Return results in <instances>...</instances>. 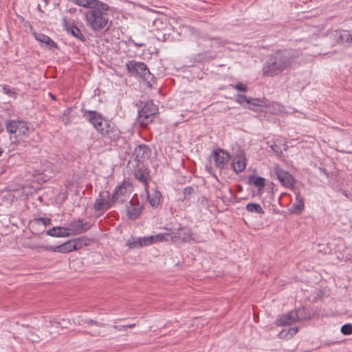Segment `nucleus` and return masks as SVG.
I'll return each mask as SVG.
<instances>
[{
  "label": "nucleus",
  "mask_w": 352,
  "mask_h": 352,
  "mask_svg": "<svg viewBox=\"0 0 352 352\" xmlns=\"http://www.w3.org/2000/svg\"><path fill=\"white\" fill-rule=\"evenodd\" d=\"M298 57L292 50H278L272 54L265 63L263 74L267 76H274L290 67Z\"/></svg>",
  "instance_id": "1"
},
{
  "label": "nucleus",
  "mask_w": 352,
  "mask_h": 352,
  "mask_svg": "<svg viewBox=\"0 0 352 352\" xmlns=\"http://www.w3.org/2000/svg\"><path fill=\"white\" fill-rule=\"evenodd\" d=\"M109 6L97 0L85 13V19L87 26L94 32L107 31L109 18L107 12Z\"/></svg>",
  "instance_id": "2"
},
{
  "label": "nucleus",
  "mask_w": 352,
  "mask_h": 352,
  "mask_svg": "<svg viewBox=\"0 0 352 352\" xmlns=\"http://www.w3.org/2000/svg\"><path fill=\"white\" fill-rule=\"evenodd\" d=\"M126 67L130 76L140 78L148 87L151 88L152 84L156 82L155 76L150 72L144 63L131 60L126 63Z\"/></svg>",
  "instance_id": "3"
},
{
  "label": "nucleus",
  "mask_w": 352,
  "mask_h": 352,
  "mask_svg": "<svg viewBox=\"0 0 352 352\" xmlns=\"http://www.w3.org/2000/svg\"><path fill=\"white\" fill-rule=\"evenodd\" d=\"M157 113L158 108L152 100L141 101L138 110V120L140 125L144 127L147 126L153 122V118Z\"/></svg>",
  "instance_id": "4"
},
{
  "label": "nucleus",
  "mask_w": 352,
  "mask_h": 352,
  "mask_svg": "<svg viewBox=\"0 0 352 352\" xmlns=\"http://www.w3.org/2000/svg\"><path fill=\"white\" fill-rule=\"evenodd\" d=\"M82 118L88 121L100 133L104 127V119L100 113L96 111L82 109Z\"/></svg>",
  "instance_id": "5"
},
{
  "label": "nucleus",
  "mask_w": 352,
  "mask_h": 352,
  "mask_svg": "<svg viewBox=\"0 0 352 352\" xmlns=\"http://www.w3.org/2000/svg\"><path fill=\"white\" fill-rule=\"evenodd\" d=\"M21 124L15 135L16 140L13 143L17 146L21 145L25 146L26 144L30 145L32 140L31 135L34 133L26 125V122L21 121Z\"/></svg>",
  "instance_id": "6"
},
{
  "label": "nucleus",
  "mask_w": 352,
  "mask_h": 352,
  "mask_svg": "<svg viewBox=\"0 0 352 352\" xmlns=\"http://www.w3.org/2000/svg\"><path fill=\"white\" fill-rule=\"evenodd\" d=\"M100 133L102 138L111 142H116L121 138V131L116 124L110 120H104V127Z\"/></svg>",
  "instance_id": "7"
},
{
  "label": "nucleus",
  "mask_w": 352,
  "mask_h": 352,
  "mask_svg": "<svg viewBox=\"0 0 352 352\" xmlns=\"http://www.w3.org/2000/svg\"><path fill=\"white\" fill-rule=\"evenodd\" d=\"M274 172L283 186L291 189L294 188L295 178L291 173L285 170L278 165L274 167Z\"/></svg>",
  "instance_id": "8"
},
{
  "label": "nucleus",
  "mask_w": 352,
  "mask_h": 352,
  "mask_svg": "<svg viewBox=\"0 0 352 352\" xmlns=\"http://www.w3.org/2000/svg\"><path fill=\"white\" fill-rule=\"evenodd\" d=\"M133 175L135 178L142 183L146 188L151 181L149 169L144 164H135L134 166Z\"/></svg>",
  "instance_id": "9"
},
{
  "label": "nucleus",
  "mask_w": 352,
  "mask_h": 352,
  "mask_svg": "<svg viewBox=\"0 0 352 352\" xmlns=\"http://www.w3.org/2000/svg\"><path fill=\"white\" fill-rule=\"evenodd\" d=\"M204 41H206L208 43L203 45H201V43H199V45L204 46L206 48H208V50L198 54L199 60L208 61L214 60L216 58V54L210 51V49L214 47L215 45L218 46H222L223 45V43L219 41H214L213 39H206L204 40Z\"/></svg>",
  "instance_id": "10"
},
{
  "label": "nucleus",
  "mask_w": 352,
  "mask_h": 352,
  "mask_svg": "<svg viewBox=\"0 0 352 352\" xmlns=\"http://www.w3.org/2000/svg\"><path fill=\"white\" fill-rule=\"evenodd\" d=\"M151 153L150 147L144 144L137 146L133 152V157L135 164H144L146 159L148 158Z\"/></svg>",
  "instance_id": "11"
},
{
  "label": "nucleus",
  "mask_w": 352,
  "mask_h": 352,
  "mask_svg": "<svg viewBox=\"0 0 352 352\" xmlns=\"http://www.w3.org/2000/svg\"><path fill=\"white\" fill-rule=\"evenodd\" d=\"M73 243L74 241H72V240H69L67 242L57 245V246H52V245H41V246H35L32 248V249L35 248H39L42 249L45 251H51V252H60V253H69L74 250L73 249Z\"/></svg>",
  "instance_id": "12"
},
{
  "label": "nucleus",
  "mask_w": 352,
  "mask_h": 352,
  "mask_svg": "<svg viewBox=\"0 0 352 352\" xmlns=\"http://www.w3.org/2000/svg\"><path fill=\"white\" fill-rule=\"evenodd\" d=\"M91 226L90 223L85 221L82 219H78V220L72 221L69 224V229L72 234L77 235L87 232L90 229Z\"/></svg>",
  "instance_id": "13"
},
{
  "label": "nucleus",
  "mask_w": 352,
  "mask_h": 352,
  "mask_svg": "<svg viewBox=\"0 0 352 352\" xmlns=\"http://www.w3.org/2000/svg\"><path fill=\"white\" fill-rule=\"evenodd\" d=\"M213 157L216 166L222 169L228 164L230 155L228 152L221 148H217L213 151Z\"/></svg>",
  "instance_id": "14"
},
{
  "label": "nucleus",
  "mask_w": 352,
  "mask_h": 352,
  "mask_svg": "<svg viewBox=\"0 0 352 352\" xmlns=\"http://www.w3.org/2000/svg\"><path fill=\"white\" fill-rule=\"evenodd\" d=\"M62 21L63 28L68 34H70L74 37L79 39L82 42L86 41L85 36L82 34L80 29L74 23H69L67 21L66 18H63Z\"/></svg>",
  "instance_id": "15"
},
{
  "label": "nucleus",
  "mask_w": 352,
  "mask_h": 352,
  "mask_svg": "<svg viewBox=\"0 0 352 352\" xmlns=\"http://www.w3.org/2000/svg\"><path fill=\"white\" fill-rule=\"evenodd\" d=\"M268 107L267 100L263 98H250V101L248 105L244 107L255 112H266L263 110L264 107Z\"/></svg>",
  "instance_id": "16"
},
{
  "label": "nucleus",
  "mask_w": 352,
  "mask_h": 352,
  "mask_svg": "<svg viewBox=\"0 0 352 352\" xmlns=\"http://www.w3.org/2000/svg\"><path fill=\"white\" fill-rule=\"evenodd\" d=\"M142 206H141L138 200L135 201L132 199L127 206V216L129 219H136L142 213Z\"/></svg>",
  "instance_id": "17"
},
{
  "label": "nucleus",
  "mask_w": 352,
  "mask_h": 352,
  "mask_svg": "<svg viewBox=\"0 0 352 352\" xmlns=\"http://www.w3.org/2000/svg\"><path fill=\"white\" fill-rule=\"evenodd\" d=\"M132 187L133 186L130 182L124 180L122 184L116 188L111 197V202L116 203L119 197L121 195H125L128 191H131Z\"/></svg>",
  "instance_id": "18"
},
{
  "label": "nucleus",
  "mask_w": 352,
  "mask_h": 352,
  "mask_svg": "<svg viewBox=\"0 0 352 352\" xmlns=\"http://www.w3.org/2000/svg\"><path fill=\"white\" fill-rule=\"evenodd\" d=\"M294 193L296 195V201L295 203L292 205L291 208L289 209V212L291 214H300L305 208V199L302 196H301L299 190H294Z\"/></svg>",
  "instance_id": "19"
},
{
  "label": "nucleus",
  "mask_w": 352,
  "mask_h": 352,
  "mask_svg": "<svg viewBox=\"0 0 352 352\" xmlns=\"http://www.w3.org/2000/svg\"><path fill=\"white\" fill-rule=\"evenodd\" d=\"M295 318L296 316L294 311H291L285 314L280 316V317L276 320V324L279 327L290 325L293 323L297 322Z\"/></svg>",
  "instance_id": "20"
},
{
  "label": "nucleus",
  "mask_w": 352,
  "mask_h": 352,
  "mask_svg": "<svg viewBox=\"0 0 352 352\" xmlns=\"http://www.w3.org/2000/svg\"><path fill=\"white\" fill-rule=\"evenodd\" d=\"M173 240H182L183 242H188L192 239V232L190 228L184 227L179 228L177 232L172 234Z\"/></svg>",
  "instance_id": "21"
},
{
  "label": "nucleus",
  "mask_w": 352,
  "mask_h": 352,
  "mask_svg": "<svg viewBox=\"0 0 352 352\" xmlns=\"http://www.w3.org/2000/svg\"><path fill=\"white\" fill-rule=\"evenodd\" d=\"M232 166L233 170L236 173H239L244 170L246 166L245 158V157H236L233 160Z\"/></svg>",
  "instance_id": "22"
},
{
  "label": "nucleus",
  "mask_w": 352,
  "mask_h": 352,
  "mask_svg": "<svg viewBox=\"0 0 352 352\" xmlns=\"http://www.w3.org/2000/svg\"><path fill=\"white\" fill-rule=\"evenodd\" d=\"M148 200L153 208H157L161 203L162 193L155 189L151 194H148Z\"/></svg>",
  "instance_id": "23"
},
{
  "label": "nucleus",
  "mask_w": 352,
  "mask_h": 352,
  "mask_svg": "<svg viewBox=\"0 0 352 352\" xmlns=\"http://www.w3.org/2000/svg\"><path fill=\"white\" fill-rule=\"evenodd\" d=\"M248 182L250 184H254L255 186L258 188L259 194H261V192L263 190L265 185V178L260 176H255L253 175H250L248 177Z\"/></svg>",
  "instance_id": "24"
},
{
  "label": "nucleus",
  "mask_w": 352,
  "mask_h": 352,
  "mask_svg": "<svg viewBox=\"0 0 352 352\" xmlns=\"http://www.w3.org/2000/svg\"><path fill=\"white\" fill-rule=\"evenodd\" d=\"M35 38L38 41L46 44L50 49H59V47L58 46L57 43H55L50 36L45 34H38L35 36Z\"/></svg>",
  "instance_id": "25"
},
{
  "label": "nucleus",
  "mask_w": 352,
  "mask_h": 352,
  "mask_svg": "<svg viewBox=\"0 0 352 352\" xmlns=\"http://www.w3.org/2000/svg\"><path fill=\"white\" fill-rule=\"evenodd\" d=\"M73 243V249L74 250H78L81 249L84 246H87L90 243V239L86 236H80L76 239H72Z\"/></svg>",
  "instance_id": "26"
},
{
  "label": "nucleus",
  "mask_w": 352,
  "mask_h": 352,
  "mask_svg": "<svg viewBox=\"0 0 352 352\" xmlns=\"http://www.w3.org/2000/svg\"><path fill=\"white\" fill-rule=\"evenodd\" d=\"M296 320L297 322L306 320L310 318V314L305 307H301L298 309L294 310Z\"/></svg>",
  "instance_id": "27"
},
{
  "label": "nucleus",
  "mask_w": 352,
  "mask_h": 352,
  "mask_svg": "<svg viewBox=\"0 0 352 352\" xmlns=\"http://www.w3.org/2000/svg\"><path fill=\"white\" fill-rule=\"evenodd\" d=\"M21 124V120H7L6 123V131L10 134L14 133L16 135Z\"/></svg>",
  "instance_id": "28"
},
{
  "label": "nucleus",
  "mask_w": 352,
  "mask_h": 352,
  "mask_svg": "<svg viewBox=\"0 0 352 352\" xmlns=\"http://www.w3.org/2000/svg\"><path fill=\"white\" fill-rule=\"evenodd\" d=\"M246 209L250 212L263 214L265 213L262 207L256 203H249L246 205Z\"/></svg>",
  "instance_id": "29"
},
{
  "label": "nucleus",
  "mask_w": 352,
  "mask_h": 352,
  "mask_svg": "<svg viewBox=\"0 0 352 352\" xmlns=\"http://www.w3.org/2000/svg\"><path fill=\"white\" fill-rule=\"evenodd\" d=\"M112 204H109V202H105L101 199H96L94 204V208L96 211H100L104 209L109 210Z\"/></svg>",
  "instance_id": "30"
},
{
  "label": "nucleus",
  "mask_w": 352,
  "mask_h": 352,
  "mask_svg": "<svg viewBox=\"0 0 352 352\" xmlns=\"http://www.w3.org/2000/svg\"><path fill=\"white\" fill-rule=\"evenodd\" d=\"M78 6L87 8V10L95 3L97 0H68Z\"/></svg>",
  "instance_id": "31"
},
{
  "label": "nucleus",
  "mask_w": 352,
  "mask_h": 352,
  "mask_svg": "<svg viewBox=\"0 0 352 352\" xmlns=\"http://www.w3.org/2000/svg\"><path fill=\"white\" fill-rule=\"evenodd\" d=\"M235 101L242 105H248L250 101V98H248L245 95L238 94L235 95Z\"/></svg>",
  "instance_id": "32"
},
{
  "label": "nucleus",
  "mask_w": 352,
  "mask_h": 352,
  "mask_svg": "<svg viewBox=\"0 0 352 352\" xmlns=\"http://www.w3.org/2000/svg\"><path fill=\"white\" fill-rule=\"evenodd\" d=\"M351 33L349 30H340L338 39L342 42L350 43Z\"/></svg>",
  "instance_id": "33"
},
{
  "label": "nucleus",
  "mask_w": 352,
  "mask_h": 352,
  "mask_svg": "<svg viewBox=\"0 0 352 352\" xmlns=\"http://www.w3.org/2000/svg\"><path fill=\"white\" fill-rule=\"evenodd\" d=\"M157 242L168 241L169 239L173 240V234L170 233H162L155 235Z\"/></svg>",
  "instance_id": "34"
},
{
  "label": "nucleus",
  "mask_w": 352,
  "mask_h": 352,
  "mask_svg": "<svg viewBox=\"0 0 352 352\" xmlns=\"http://www.w3.org/2000/svg\"><path fill=\"white\" fill-rule=\"evenodd\" d=\"M60 229H62L60 226L53 227L46 231V234L54 237H60Z\"/></svg>",
  "instance_id": "35"
},
{
  "label": "nucleus",
  "mask_w": 352,
  "mask_h": 352,
  "mask_svg": "<svg viewBox=\"0 0 352 352\" xmlns=\"http://www.w3.org/2000/svg\"><path fill=\"white\" fill-rule=\"evenodd\" d=\"M98 199H101L102 201H105V202H109V204H112V205L116 204V203L111 202V198L110 199L109 191L101 192L99 194V197Z\"/></svg>",
  "instance_id": "36"
},
{
  "label": "nucleus",
  "mask_w": 352,
  "mask_h": 352,
  "mask_svg": "<svg viewBox=\"0 0 352 352\" xmlns=\"http://www.w3.org/2000/svg\"><path fill=\"white\" fill-rule=\"evenodd\" d=\"M195 193V189L192 186H186L184 188L183 190L184 194V199L183 201L185 199H190L192 195Z\"/></svg>",
  "instance_id": "37"
},
{
  "label": "nucleus",
  "mask_w": 352,
  "mask_h": 352,
  "mask_svg": "<svg viewBox=\"0 0 352 352\" xmlns=\"http://www.w3.org/2000/svg\"><path fill=\"white\" fill-rule=\"evenodd\" d=\"M33 221L38 224L42 223L45 226H50L52 223V220L47 217L35 218Z\"/></svg>",
  "instance_id": "38"
},
{
  "label": "nucleus",
  "mask_w": 352,
  "mask_h": 352,
  "mask_svg": "<svg viewBox=\"0 0 352 352\" xmlns=\"http://www.w3.org/2000/svg\"><path fill=\"white\" fill-rule=\"evenodd\" d=\"M341 333L345 336H349L352 334V324L347 323L342 326L341 327Z\"/></svg>",
  "instance_id": "39"
},
{
  "label": "nucleus",
  "mask_w": 352,
  "mask_h": 352,
  "mask_svg": "<svg viewBox=\"0 0 352 352\" xmlns=\"http://www.w3.org/2000/svg\"><path fill=\"white\" fill-rule=\"evenodd\" d=\"M3 91L5 94L11 97L16 98L17 96V93L14 89H10L8 85H4L3 86Z\"/></svg>",
  "instance_id": "40"
},
{
  "label": "nucleus",
  "mask_w": 352,
  "mask_h": 352,
  "mask_svg": "<svg viewBox=\"0 0 352 352\" xmlns=\"http://www.w3.org/2000/svg\"><path fill=\"white\" fill-rule=\"evenodd\" d=\"M81 322H84V323H87L88 324H90V325H96L98 327H104V324L102 323V322H98L96 320H94L92 319H87V320H82L81 321H78V325H80L81 324Z\"/></svg>",
  "instance_id": "41"
},
{
  "label": "nucleus",
  "mask_w": 352,
  "mask_h": 352,
  "mask_svg": "<svg viewBox=\"0 0 352 352\" xmlns=\"http://www.w3.org/2000/svg\"><path fill=\"white\" fill-rule=\"evenodd\" d=\"M230 86L233 87L237 91L241 92H246L248 90V87L247 86V85L243 84L242 82H238L234 85H230Z\"/></svg>",
  "instance_id": "42"
},
{
  "label": "nucleus",
  "mask_w": 352,
  "mask_h": 352,
  "mask_svg": "<svg viewBox=\"0 0 352 352\" xmlns=\"http://www.w3.org/2000/svg\"><path fill=\"white\" fill-rule=\"evenodd\" d=\"M126 245L129 247V249L138 248L137 239L133 236H131L129 239L127 240Z\"/></svg>",
  "instance_id": "43"
},
{
  "label": "nucleus",
  "mask_w": 352,
  "mask_h": 352,
  "mask_svg": "<svg viewBox=\"0 0 352 352\" xmlns=\"http://www.w3.org/2000/svg\"><path fill=\"white\" fill-rule=\"evenodd\" d=\"M142 241H145L144 244H146V245H151V244H153V243L157 242L156 239L155 238V235H151L149 236L144 237V240H142Z\"/></svg>",
  "instance_id": "44"
},
{
  "label": "nucleus",
  "mask_w": 352,
  "mask_h": 352,
  "mask_svg": "<svg viewBox=\"0 0 352 352\" xmlns=\"http://www.w3.org/2000/svg\"><path fill=\"white\" fill-rule=\"evenodd\" d=\"M71 235H73V234H72V232H70L69 227L68 228L62 227V229H60V237H67Z\"/></svg>",
  "instance_id": "45"
},
{
  "label": "nucleus",
  "mask_w": 352,
  "mask_h": 352,
  "mask_svg": "<svg viewBox=\"0 0 352 352\" xmlns=\"http://www.w3.org/2000/svg\"><path fill=\"white\" fill-rule=\"evenodd\" d=\"M270 148L277 155H280L283 154L282 151L280 149L279 146L275 142H274L272 145H270Z\"/></svg>",
  "instance_id": "46"
},
{
  "label": "nucleus",
  "mask_w": 352,
  "mask_h": 352,
  "mask_svg": "<svg viewBox=\"0 0 352 352\" xmlns=\"http://www.w3.org/2000/svg\"><path fill=\"white\" fill-rule=\"evenodd\" d=\"M28 339L32 342H37L39 341L38 336L34 335L32 331L30 332L29 336H28Z\"/></svg>",
  "instance_id": "47"
},
{
  "label": "nucleus",
  "mask_w": 352,
  "mask_h": 352,
  "mask_svg": "<svg viewBox=\"0 0 352 352\" xmlns=\"http://www.w3.org/2000/svg\"><path fill=\"white\" fill-rule=\"evenodd\" d=\"M298 327H289L288 333H289L291 336H293L298 331Z\"/></svg>",
  "instance_id": "48"
},
{
  "label": "nucleus",
  "mask_w": 352,
  "mask_h": 352,
  "mask_svg": "<svg viewBox=\"0 0 352 352\" xmlns=\"http://www.w3.org/2000/svg\"><path fill=\"white\" fill-rule=\"evenodd\" d=\"M225 205L228 206L232 202V198H227L226 196L223 195L220 197Z\"/></svg>",
  "instance_id": "49"
},
{
  "label": "nucleus",
  "mask_w": 352,
  "mask_h": 352,
  "mask_svg": "<svg viewBox=\"0 0 352 352\" xmlns=\"http://www.w3.org/2000/svg\"><path fill=\"white\" fill-rule=\"evenodd\" d=\"M142 240H144V237L143 238H138L137 239V245H138V248H142L143 246H146V245L144 244L145 241H143Z\"/></svg>",
  "instance_id": "50"
},
{
  "label": "nucleus",
  "mask_w": 352,
  "mask_h": 352,
  "mask_svg": "<svg viewBox=\"0 0 352 352\" xmlns=\"http://www.w3.org/2000/svg\"><path fill=\"white\" fill-rule=\"evenodd\" d=\"M44 175L45 177H47V176L44 173H41L38 170H34V172L33 173V176L34 177H36V175Z\"/></svg>",
  "instance_id": "51"
},
{
  "label": "nucleus",
  "mask_w": 352,
  "mask_h": 352,
  "mask_svg": "<svg viewBox=\"0 0 352 352\" xmlns=\"http://www.w3.org/2000/svg\"><path fill=\"white\" fill-rule=\"evenodd\" d=\"M320 170L327 177H329V173L324 168H320Z\"/></svg>",
  "instance_id": "52"
},
{
  "label": "nucleus",
  "mask_w": 352,
  "mask_h": 352,
  "mask_svg": "<svg viewBox=\"0 0 352 352\" xmlns=\"http://www.w3.org/2000/svg\"><path fill=\"white\" fill-rule=\"evenodd\" d=\"M228 192L230 194V196H231V198H234L236 199V201L238 202L239 201V199L238 198L236 197V195H233V192H232V190L231 188H229L228 189Z\"/></svg>",
  "instance_id": "53"
},
{
  "label": "nucleus",
  "mask_w": 352,
  "mask_h": 352,
  "mask_svg": "<svg viewBox=\"0 0 352 352\" xmlns=\"http://www.w3.org/2000/svg\"><path fill=\"white\" fill-rule=\"evenodd\" d=\"M135 326V324H126V325H122V327L124 329H126L128 328H132L133 327Z\"/></svg>",
  "instance_id": "54"
},
{
  "label": "nucleus",
  "mask_w": 352,
  "mask_h": 352,
  "mask_svg": "<svg viewBox=\"0 0 352 352\" xmlns=\"http://www.w3.org/2000/svg\"><path fill=\"white\" fill-rule=\"evenodd\" d=\"M86 333L90 334L92 336H100V332L99 331H94V333L86 332Z\"/></svg>",
  "instance_id": "55"
},
{
  "label": "nucleus",
  "mask_w": 352,
  "mask_h": 352,
  "mask_svg": "<svg viewBox=\"0 0 352 352\" xmlns=\"http://www.w3.org/2000/svg\"><path fill=\"white\" fill-rule=\"evenodd\" d=\"M113 327H114L115 329H116L119 330V331H121V330H125V329L122 327V326H118V325H115Z\"/></svg>",
  "instance_id": "56"
},
{
  "label": "nucleus",
  "mask_w": 352,
  "mask_h": 352,
  "mask_svg": "<svg viewBox=\"0 0 352 352\" xmlns=\"http://www.w3.org/2000/svg\"><path fill=\"white\" fill-rule=\"evenodd\" d=\"M242 189H243V188H242V186H241V185H237V186H236V190H237L238 192H241V191L242 190Z\"/></svg>",
  "instance_id": "57"
},
{
  "label": "nucleus",
  "mask_w": 352,
  "mask_h": 352,
  "mask_svg": "<svg viewBox=\"0 0 352 352\" xmlns=\"http://www.w3.org/2000/svg\"><path fill=\"white\" fill-rule=\"evenodd\" d=\"M49 96L52 98V100H56V96L52 93H49Z\"/></svg>",
  "instance_id": "58"
},
{
  "label": "nucleus",
  "mask_w": 352,
  "mask_h": 352,
  "mask_svg": "<svg viewBox=\"0 0 352 352\" xmlns=\"http://www.w3.org/2000/svg\"><path fill=\"white\" fill-rule=\"evenodd\" d=\"M54 324H55L56 327H58V324H60V322H54Z\"/></svg>",
  "instance_id": "59"
},
{
  "label": "nucleus",
  "mask_w": 352,
  "mask_h": 352,
  "mask_svg": "<svg viewBox=\"0 0 352 352\" xmlns=\"http://www.w3.org/2000/svg\"><path fill=\"white\" fill-rule=\"evenodd\" d=\"M3 153V150L1 148H0V157L2 155Z\"/></svg>",
  "instance_id": "60"
},
{
  "label": "nucleus",
  "mask_w": 352,
  "mask_h": 352,
  "mask_svg": "<svg viewBox=\"0 0 352 352\" xmlns=\"http://www.w3.org/2000/svg\"><path fill=\"white\" fill-rule=\"evenodd\" d=\"M3 131V128L2 127L1 124H0V133Z\"/></svg>",
  "instance_id": "61"
},
{
  "label": "nucleus",
  "mask_w": 352,
  "mask_h": 352,
  "mask_svg": "<svg viewBox=\"0 0 352 352\" xmlns=\"http://www.w3.org/2000/svg\"><path fill=\"white\" fill-rule=\"evenodd\" d=\"M68 111H69V109L65 110V111L64 112V114H66L67 113H68Z\"/></svg>",
  "instance_id": "62"
},
{
  "label": "nucleus",
  "mask_w": 352,
  "mask_h": 352,
  "mask_svg": "<svg viewBox=\"0 0 352 352\" xmlns=\"http://www.w3.org/2000/svg\"><path fill=\"white\" fill-rule=\"evenodd\" d=\"M68 111H69V109L65 110V111L64 112V114H66L67 113H68Z\"/></svg>",
  "instance_id": "63"
},
{
  "label": "nucleus",
  "mask_w": 352,
  "mask_h": 352,
  "mask_svg": "<svg viewBox=\"0 0 352 352\" xmlns=\"http://www.w3.org/2000/svg\"><path fill=\"white\" fill-rule=\"evenodd\" d=\"M352 42V32L351 33L350 43Z\"/></svg>",
  "instance_id": "64"
}]
</instances>
